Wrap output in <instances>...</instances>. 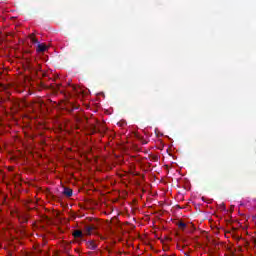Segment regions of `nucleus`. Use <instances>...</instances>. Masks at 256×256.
Returning <instances> with one entry per match:
<instances>
[{"label": "nucleus", "mask_w": 256, "mask_h": 256, "mask_svg": "<svg viewBox=\"0 0 256 256\" xmlns=\"http://www.w3.org/2000/svg\"><path fill=\"white\" fill-rule=\"evenodd\" d=\"M47 49H49V46H47L46 44H38V48L37 51L43 52V51H47Z\"/></svg>", "instance_id": "nucleus-1"}, {"label": "nucleus", "mask_w": 256, "mask_h": 256, "mask_svg": "<svg viewBox=\"0 0 256 256\" xmlns=\"http://www.w3.org/2000/svg\"><path fill=\"white\" fill-rule=\"evenodd\" d=\"M73 235L76 238L83 237V232H81V230H76L74 231Z\"/></svg>", "instance_id": "nucleus-2"}, {"label": "nucleus", "mask_w": 256, "mask_h": 256, "mask_svg": "<svg viewBox=\"0 0 256 256\" xmlns=\"http://www.w3.org/2000/svg\"><path fill=\"white\" fill-rule=\"evenodd\" d=\"M92 231H93V227L91 226L86 227V235H91Z\"/></svg>", "instance_id": "nucleus-3"}, {"label": "nucleus", "mask_w": 256, "mask_h": 256, "mask_svg": "<svg viewBox=\"0 0 256 256\" xmlns=\"http://www.w3.org/2000/svg\"><path fill=\"white\" fill-rule=\"evenodd\" d=\"M88 247L91 248L92 250L97 249V245H95L93 242H88Z\"/></svg>", "instance_id": "nucleus-4"}, {"label": "nucleus", "mask_w": 256, "mask_h": 256, "mask_svg": "<svg viewBox=\"0 0 256 256\" xmlns=\"http://www.w3.org/2000/svg\"><path fill=\"white\" fill-rule=\"evenodd\" d=\"M65 195H67L68 197H71V195H73V191H71L70 189H66L64 191Z\"/></svg>", "instance_id": "nucleus-5"}, {"label": "nucleus", "mask_w": 256, "mask_h": 256, "mask_svg": "<svg viewBox=\"0 0 256 256\" xmlns=\"http://www.w3.org/2000/svg\"><path fill=\"white\" fill-rule=\"evenodd\" d=\"M186 226H187V225H186L185 223H183V222H181V223L179 224V228H180V229H185Z\"/></svg>", "instance_id": "nucleus-6"}, {"label": "nucleus", "mask_w": 256, "mask_h": 256, "mask_svg": "<svg viewBox=\"0 0 256 256\" xmlns=\"http://www.w3.org/2000/svg\"><path fill=\"white\" fill-rule=\"evenodd\" d=\"M32 41H33V43H35L36 41H35V38H32Z\"/></svg>", "instance_id": "nucleus-7"}]
</instances>
